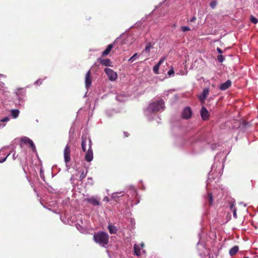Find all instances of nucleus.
Wrapping results in <instances>:
<instances>
[{
	"instance_id": "1",
	"label": "nucleus",
	"mask_w": 258,
	"mask_h": 258,
	"mask_svg": "<svg viewBox=\"0 0 258 258\" xmlns=\"http://www.w3.org/2000/svg\"><path fill=\"white\" fill-rule=\"evenodd\" d=\"M109 237L108 234L104 231H100L95 233L93 239L97 243L105 247L108 243Z\"/></svg>"
},
{
	"instance_id": "2",
	"label": "nucleus",
	"mask_w": 258,
	"mask_h": 258,
	"mask_svg": "<svg viewBox=\"0 0 258 258\" xmlns=\"http://www.w3.org/2000/svg\"><path fill=\"white\" fill-rule=\"evenodd\" d=\"M164 108V101L162 99H161L159 101L150 103L146 109L145 113L148 114L154 112L159 111L161 110H163Z\"/></svg>"
},
{
	"instance_id": "3",
	"label": "nucleus",
	"mask_w": 258,
	"mask_h": 258,
	"mask_svg": "<svg viewBox=\"0 0 258 258\" xmlns=\"http://www.w3.org/2000/svg\"><path fill=\"white\" fill-rule=\"evenodd\" d=\"M23 144H29L33 151H36L35 146L33 142L29 138L27 137H23L21 138L20 146L21 148H22Z\"/></svg>"
},
{
	"instance_id": "4",
	"label": "nucleus",
	"mask_w": 258,
	"mask_h": 258,
	"mask_svg": "<svg viewBox=\"0 0 258 258\" xmlns=\"http://www.w3.org/2000/svg\"><path fill=\"white\" fill-rule=\"evenodd\" d=\"M104 72L107 75L108 78L110 81H114L116 80L117 78V74L113 70L110 68H106L104 69Z\"/></svg>"
},
{
	"instance_id": "5",
	"label": "nucleus",
	"mask_w": 258,
	"mask_h": 258,
	"mask_svg": "<svg viewBox=\"0 0 258 258\" xmlns=\"http://www.w3.org/2000/svg\"><path fill=\"white\" fill-rule=\"evenodd\" d=\"M91 146L92 141L91 140H89V149L87 151L85 156V159L87 162H90L93 159V153Z\"/></svg>"
},
{
	"instance_id": "6",
	"label": "nucleus",
	"mask_w": 258,
	"mask_h": 258,
	"mask_svg": "<svg viewBox=\"0 0 258 258\" xmlns=\"http://www.w3.org/2000/svg\"><path fill=\"white\" fill-rule=\"evenodd\" d=\"M71 149L68 144H67L63 151L64 159L66 164L69 162L71 160Z\"/></svg>"
},
{
	"instance_id": "7",
	"label": "nucleus",
	"mask_w": 258,
	"mask_h": 258,
	"mask_svg": "<svg viewBox=\"0 0 258 258\" xmlns=\"http://www.w3.org/2000/svg\"><path fill=\"white\" fill-rule=\"evenodd\" d=\"M85 201L92 204L94 206H100L101 204L100 202L96 198L91 197V198H86Z\"/></svg>"
},
{
	"instance_id": "8",
	"label": "nucleus",
	"mask_w": 258,
	"mask_h": 258,
	"mask_svg": "<svg viewBox=\"0 0 258 258\" xmlns=\"http://www.w3.org/2000/svg\"><path fill=\"white\" fill-rule=\"evenodd\" d=\"M192 114L191 109L189 107L184 108L182 112V117L184 119L189 118Z\"/></svg>"
},
{
	"instance_id": "9",
	"label": "nucleus",
	"mask_w": 258,
	"mask_h": 258,
	"mask_svg": "<svg viewBox=\"0 0 258 258\" xmlns=\"http://www.w3.org/2000/svg\"><path fill=\"white\" fill-rule=\"evenodd\" d=\"M82 142H81V148L82 150L84 152L86 151V145L87 143H89V140H91L90 138H87V136H83L82 137Z\"/></svg>"
},
{
	"instance_id": "10",
	"label": "nucleus",
	"mask_w": 258,
	"mask_h": 258,
	"mask_svg": "<svg viewBox=\"0 0 258 258\" xmlns=\"http://www.w3.org/2000/svg\"><path fill=\"white\" fill-rule=\"evenodd\" d=\"M209 92L210 90L209 88H205L203 90L202 93L199 97V98L201 102L205 101L207 96L209 94Z\"/></svg>"
},
{
	"instance_id": "11",
	"label": "nucleus",
	"mask_w": 258,
	"mask_h": 258,
	"mask_svg": "<svg viewBox=\"0 0 258 258\" xmlns=\"http://www.w3.org/2000/svg\"><path fill=\"white\" fill-rule=\"evenodd\" d=\"M92 83L91 78V72L89 70L86 74L85 76V86L87 88H88Z\"/></svg>"
},
{
	"instance_id": "12",
	"label": "nucleus",
	"mask_w": 258,
	"mask_h": 258,
	"mask_svg": "<svg viewBox=\"0 0 258 258\" xmlns=\"http://www.w3.org/2000/svg\"><path fill=\"white\" fill-rule=\"evenodd\" d=\"M98 61L102 66L106 67H112V63L109 59H102L101 58H98Z\"/></svg>"
},
{
	"instance_id": "13",
	"label": "nucleus",
	"mask_w": 258,
	"mask_h": 258,
	"mask_svg": "<svg viewBox=\"0 0 258 258\" xmlns=\"http://www.w3.org/2000/svg\"><path fill=\"white\" fill-rule=\"evenodd\" d=\"M144 243H141V245H138L137 244H135L134 245V252L135 254L139 256L141 255V248L144 247Z\"/></svg>"
},
{
	"instance_id": "14",
	"label": "nucleus",
	"mask_w": 258,
	"mask_h": 258,
	"mask_svg": "<svg viewBox=\"0 0 258 258\" xmlns=\"http://www.w3.org/2000/svg\"><path fill=\"white\" fill-rule=\"evenodd\" d=\"M201 115L202 118L204 120L208 119L209 117V112L207 109L205 107H202V108H201Z\"/></svg>"
},
{
	"instance_id": "15",
	"label": "nucleus",
	"mask_w": 258,
	"mask_h": 258,
	"mask_svg": "<svg viewBox=\"0 0 258 258\" xmlns=\"http://www.w3.org/2000/svg\"><path fill=\"white\" fill-rule=\"evenodd\" d=\"M231 85V82L230 80H227L225 82L222 83L220 86L219 89L221 90H226L228 89Z\"/></svg>"
},
{
	"instance_id": "16",
	"label": "nucleus",
	"mask_w": 258,
	"mask_h": 258,
	"mask_svg": "<svg viewBox=\"0 0 258 258\" xmlns=\"http://www.w3.org/2000/svg\"><path fill=\"white\" fill-rule=\"evenodd\" d=\"M116 99L120 102H125L127 100V97L124 94H118L116 96Z\"/></svg>"
},
{
	"instance_id": "17",
	"label": "nucleus",
	"mask_w": 258,
	"mask_h": 258,
	"mask_svg": "<svg viewBox=\"0 0 258 258\" xmlns=\"http://www.w3.org/2000/svg\"><path fill=\"white\" fill-rule=\"evenodd\" d=\"M113 47V45L112 44H110L108 45L106 48V49L103 51L102 53V56H105L106 55H108L109 52L111 51V49H112Z\"/></svg>"
},
{
	"instance_id": "18",
	"label": "nucleus",
	"mask_w": 258,
	"mask_h": 258,
	"mask_svg": "<svg viewBox=\"0 0 258 258\" xmlns=\"http://www.w3.org/2000/svg\"><path fill=\"white\" fill-rule=\"evenodd\" d=\"M108 229L110 234H115L117 231V228L114 225L109 224L108 226Z\"/></svg>"
},
{
	"instance_id": "19",
	"label": "nucleus",
	"mask_w": 258,
	"mask_h": 258,
	"mask_svg": "<svg viewBox=\"0 0 258 258\" xmlns=\"http://www.w3.org/2000/svg\"><path fill=\"white\" fill-rule=\"evenodd\" d=\"M238 250L239 247L237 245L234 246L229 250V254L231 256H233L236 254V253L238 251Z\"/></svg>"
},
{
	"instance_id": "20",
	"label": "nucleus",
	"mask_w": 258,
	"mask_h": 258,
	"mask_svg": "<svg viewBox=\"0 0 258 258\" xmlns=\"http://www.w3.org/2000/svg\"><path fill=\"white\" fill-rule=\"evenodd\" d=\"M153 45H154V43H152L150 42H148L146 44L145 48L144 50L143 51L142 53H143L144 52H146V53H148L149 54L150 51V49L152 48H153Z\"/></svg>"
},
{
	"instance_id": "21",
	"label": "nucleus",
	"mask_w": 258,
	"mask_h": 258,
	"mask_svg": "<svg viewBox=\"0 0 258 258\" xmlns=\"http://www.w3.org/2000/svg\"><path fill=\"white\" fill-rule=\"evenodd\" d=\"M19 114V110L18 109H13L11 110L12 116L14 118H17Z\"/></svg>"
},
{
	"instance_id": "22",
	"label": "nucleus",
	"mask_w": 258,
	"mask_h": 258,
	"mask_svg": "<svg viewBox=\"0 0 258 258\" xmlns=\"http://www.w3.org/2000/svg\"><path fill=\"white\" fill-rule=\"evenodd\" d=\"M207 198H208V201L209 202V204L210 205H212L213 203V195H212V193L209 192L208 194Z\"/></svg>"
},
{
	"instance_id": "23",
	"label": "nucleus",
	"mask_w": 258,
	"mask_h": 258,
	"mask_svg": "<svg viewBox=\"0 0 258 258\" xmlns=\"http://www.w3.org/2000/svg\"><path fill=\"white\" fill-rule=\"evenodd\" d=\"M122 195L123 194H122V192H121L114 193L113 194H112V198L114 199H116L117 198H119L120 197H121Z\"/></svg>"
},
{
	"instance_id": "24",
	"label": "nucleus",
	"mask_w": 258,
	"mask_h": 258,
	"mask_svg": "<svg viewBox=\"0 0 258 258\" xmlns=\"http://www.w3.org/2000/svg\"><path fill=\"white\" fill-rule=\"evenodd\" d=\"M224 60H225V57L222 54H220L217 56V60L218 61V62L221 63V62H223Z\"/></svg>"
},
{
	"instance_id": "25",
	"label": "nucleus",
	"mask_w": 258,
	"mask_h": 258,
	"mask_svg": "<svg viewBox=\"0 0 258 258\" xmlns=\"http://www.w3.org/2000/svg\"><path fill=\"white\" fill-rule=\"evenodd\" d=\"M217 5L216 1L213 0L210 3V6L211 8L214 9Z\"/></svg>"
},
{
	"instance_id": "26",
	"label": "nucleus",
	"mask_w": 258,
	"mask_h": 258,
	"mask_svg": "<svg viewBox=\"0 0 258 258\" xmlns=\"http://www.w3.org/2000/svg\"><path fill=\"white\" fill-rule=\"evenodd\" d=\"M138 55V53H135L129 59L128 61L130 62H133L137 58V56Z\"/></svg>"
},
{
	"instance_id": "27",
	"label": "nucleus",
	"mask_w": 258,
	"mask_h": 258,
	"mask_svg": "<svg viewBox=\"0 0 258 258\" xmlns=\"http://www.w3.org/2000/svg\"><path fill=\"white\" fill-rule=\"evenodd\" d=\"M159 67H160V66L159 65H158L157 64H156V65H155L154 66L153 71L155 74H158V71H159Z\"/></svg>"
},
{
	"instance_id": "28",
	"label": "nucleus",
	"mask_w": 258,
	"mask_h": 258,
	"mask_svg": "<svg viewBox=\"0 0 258 258\" xmlns=\"http://www.w3.org/2000/svg\"><path fill=\"white\" fill-rule=\"evenodd\" d=\"M250 21L253 24H256L258 22V20L254 17L251 16L250 17Z\"/></svg>"
},
{
	"instance_id": "29",
	"label": "nucleus",
	"mask_w": 258,
	"mask_h": 258,
	"mask_svg": "<svg viewBox=\"0 0 258 258\" xmlns=\"http://www.w3.org/2000/svg\"><path fill=\"white\" fill-rule=\"evenodd\" d=\"M181 29L183 32H186L190 30V28L187 26H182L181 27Z\"/></svg>"
},
{
	"instance_id": "30",
	"label": "nucleus",
	"mask_w": 258,
	"mask_h": 258,
	"mask_svg": "<svg viewBox=\"0 0 258 258\" xmlns=\"http://www.w3.org/2000/svg\"><path fill=\"white\" fill-rule=\"evenodd\" d=\"M166 59V57H162L161 58L160 60L159 61V62L157 63L158 65H159V66H160V65L163 63V62L164 61L165 59Z\"/></svg>"
},
{
	"instance_id": "31",
	"label": "nucleus",
	"mask_w": 258,
	"mask_h": 258,
	"mask_svg": "<svg viewBox=\"0 0 258 258\" xmlns=\"http://www.w3.org/2000/svg\"><path fill=\"white\" fill-rule=\"evenodd\" d=\"M10 120V118L9 117H5L3 118L2 120V122H7Z\"/></svg>"
},
{
	"instance_id": "32",
	"label": "nucleus",
	"mask_w": 258,
	"mask_h": 258,
	"mask_svg": "<svg viewBox=\"0 0 258 258\" xmlns=\"http://www.w3.org/2000/svg\"><path fill=\"white\" fill-rule=\"evenodd\" d=\"M174 73V70L173 69H170L168 72V74L169 76H171L172 75H173Z\"/></svg>"
},
{
	"instance_id": "33",
	"label": "nucleus",
	"mask_w": 258,
	"mask_h": 258,
	"mask_svg": "<svg viewBox=\"0 0 258 258\" xmlns=\"http://www.w3.org/2000/svg\"><path fill=\"white\" fill-rule=\"evenodd\" d=\"M233 217L235 218H237V214H236V209L235 208H234L233 210Z\"/></svg>"
},
{
	"instance_id": "34",
	"label": "nucleus",
	"mask_w": 258,
	"mask_h": 258,
	"mask_svg": "<svg viewBox=\"0 0 258 258\" xmlns=\"http://www.w3.org/2000/svg\"><path fill=\"white\" fill-rule=\"evenodd\" d=\"M10 154H9L5 158L0 159V163H2L4 162L6 160L7 157L10 155Z\"/></svg>"
},
{
	"instance_id": "35",
	"label": "nucleus",
	"mask_w": 258,
	"mask_h": 258,
	"mask_svg": "<svg viewBox=\"0 0 258 258\" xmlns=\"http://www.w3.org/2000/svg\"><path fill=\"white\" fill-rule=\"evenodd\" d=\"M41 83H42V80L41 79H39L35 82V84H37V85H40V84H41Z\"/></svg>"
},
{
	"instance_id": "36",
	"label": "nucleus",
	"mask_w": 258,
	"mask_h": 258,
	"mask_svg": "<svg viewBox=\"0 0 258 258\" xmlns=\"http://www.w3.org/2000/svg\"><path fill=\"white\" fill-rule=\"evenodd\" d=\"M40 176L41 178L42 179H43L44 178V175L43 174V171L42 170H40Z\"/></svg>"
},
{
	"instance_id": "37",
	"label": "nucleus",
	"mask_w": 258,
	"mask_h": 258,
	"mask_svg": "<svg viewBox=\"0 0 258 258\" xmlns=\"http://www.w3.org/2000/svg\"><path fill=\"white\" fill-rule=\"evenodd\" d=\"M85 177V174H84V172H83L81 174H80V178L81 179H83L84 177Z\"/></svg>"
},
{
	"instance_id": "38",
	"label": "nucleus",
	"mask_w": 258,
	"mask_h": 258,
	"mask_svg": "<svg viewBox=\"0 0 258 258\" xmlns=\"http://www.w3.org/2000/svg\"><path fill=\"white\" fill-rule=\"evenodd\" d=\"M196 17H192V18L189 20V21L190 22H195V21H196Z\"/></svg>"
},
{
	"instance_id": "39",
	"label": "nucleus",
	"mask_w": 258,
	"mask_h": 258,
	"mask_svg": "<svg viewBox=\"0 0 258 258\" xmlns=\"http://www.w3.org/2000/svg\"><path fill=\"white\" fill-rule=\"evenodd\" d=\"M217 51L218 52V53H219L220 54H222L223 53L222 50L219 47L217 48Z\"/></svg>"
},
{
	"instance_id": "40",
	"label": "nucleus",
	"mask_w": 258,
	"mask_h": 258,
	"mask_svg": "<svg viewBox=\"0 0 258 258\" xmlns=\"http://www.w3.org/2000/svg\"><path fill=\"white\" fill-rule=\"evenodd\" d=\"M18 157V155H16V152H14V153L13 154V159L14 160H15Z\"/></svg>"
},
{
	"instance_id": "41",
	"label": "nucleus",
	"mask_w": 258,
	"mask_h": 258,
	"mask_svg": "<svg viewBox=\"0 0 258 258\" xmlns=\"http://www.w3.org/2000/svg\"><path fill=\"white\" fill-rule=\"evenodd\" d=\"M22 89H18L17 91H16V94L17 95H18L19 94H20V91H22Z\"/></svg>"
},
{
	"instance_id": "42",
	"label": "nucleus",
	"mask_w": 258,
	"mask_h": 258,
	"mask_svg": "<svg viewBox=\"0 0 258 258\" xmlns=\"http://www.w3.org/2000/svg\"><path fill=\"white\" fill-rule=\"evenodd\" d=\"M123 134H124V136H125V137H128V133H127V132H124L123 133Z\"/></svg>"
},
{
	"instance_id": "43",
	"label": "nucleus",
	"mask_w": 258,
	"mask_h": 258,
	"mask_svg": "<svg viewBox=\"0 0 258 258\" xmlns=\"http://www.w3.org/2000/svg\"><path fill=\"white\" fill-rule=\"evenodd\" d=\"M230 208L232 210H233L234 208V204H232L231 205H230Z\"/></svg>"
},
{
	"instance_id": "44",
	"label": "nucleus",
	"mask_w": 258,
	"mask_h": 258,
	"mask_svg": "<svg viewBox=\"0 0 258 258\" xmlns=\"http://www.w3.org/2000/svg\"><path fill=\"white\" fill-rule=\"evenodd\" d=\"M119 39H120V38H117L115 40V41H114V43H117V42L119 41Z\"/></svg>"
},
{
	"instance_id": "45",
	"label": "nucleus",
	"mask_w": 258,
	"mask_h": 258,
	"mask_svg": "<svg viewBox=\"0 0 258 258\" xmlns=\"http://www.w3.org/2000/svg\"><path fill=\"white\" fill-rule=\"evenodd\" d=\"M24 154H25V156H26V151H24ZM25 158H26V156H25Z\"/></svg>"
},
{
	"instance_id": "46",
	"label": "nucleus",
	"mask_w": 258,
	"mask_h": 258,
	"mask_svg": "<svg viewBox=\"0 0 258 258\" xmlns=\"http://www.w3.org/2000/svg\"><path fill=\"white\" fill-rule=\"evenodd\" d=\"M79 228H81V226L80 225H79Z\"/></svg>"
},
{
	"instance_id": "47",
	"label": "nucleus",
	"mask_w": 258,
	"mask_h": 258,
	"mask_svg": "<svg viewBox=\"0 0 258 258\" xmlns=\"http://www.w3.org/2000/svg\"><path fill=\"white\" fill-rule=\"evenodd\" d=\"M79 226H77V228L79 229Z\"/></svg>"
},
{
	"instance_id": "48",
	"label": "nucleus",
	"mask_w": 258,
	"mask_h": 258,
	"mask_svg": "<svg viewBox=\"0 0 258 258\" xmlns=\"http://www.w3.org/2000/svg\"><path fill=\"white\" fill-rule=\"evenodd\" d=\"M244 258H249L248 257H244Z\"/></svg>"
}]
</instances>
